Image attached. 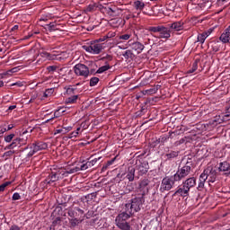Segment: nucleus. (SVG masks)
<instances>
[{
    "label": "nucleus",
    "instance_id": "nucleus-53",
    "mask_svg": "<svg viewBox=\"0 0 230 230\" xmlns=\"http://www.w3.org/2000/svg\"><path fill=\"white\" fill-rule=\"evenodd\" d=\"M17 106L15 105H12V106H9V111H13V109H15Z\"/></svg>",
    "mask_w": 230,
    "mask_h": 230
},
{
    "label": "nucleus",
    "instance_id": "nucleus-42",
    "mask_svg": "<svg viewBox=\"0 0 230 230\" xmlns=\"http://www.w3.org/2000/svg\"><path fill=\"white\" fill-rule=\"evenodd\" d=\"M54 134H66V130L64 129V128H62L60 129H57Z\"/></svg>",
    "mask_w": 230,
    "mask_h": 230
},
{
    "label": "nucleus",
    "instance_id": "nucleus-19",
    "mask_svg": "<svg viewBox=\"0 0 230 230\" xmlns=\"http://www.w3.org/2000/svg\"><path fill=\"white\" fill-rule=\"evenodd\" d=\"M211 35V31H207L198 35V42L200 44H204L206 42V39Z\"/></svg>",
    "mask_w": 230,
    "mask_h": 230
},
{
    "label": "nucleus",
    "instance_id": "nucleus-10",
    "mask_svg": "<svg viewBox=\"0 0 230 230\" xmlns=\"http://www.w3.org/2000/svg\"><path fill=\"white\" fill-rule=\"evenodd\" d=\"M190 172L191 166L190 165V164H186V165H184L176 172V173L173 175V179L174 181H178L179 182L180 181H182V179H184L185 177H188V174L190 173Z\"/></svg>",
    "mask_w": 230,
    "mask_h": 230
},
{
    "label": "nucleus",
    "instance_id": "nucleus-37",
    "mask_svg": "<svg viewBox=\"0 0 230 230\" xmlns=\"http://www.w3.org/2000/svg\"><path fill=\"white\" fill-rule=\"evenodd\" d=\"M130 37H132V35H130V34H123V35L119 36V40H128V39H130Z\"/></svg>",
    "mask_w": 230,
    "mask_h": 230
},
{
    "label": "nucleus",
    "instance_id": "nucleus-18",
    "mask_svg": "<svg viewBox=\"0 0 230 230\" xmlns=\"http://www.w3.org/2000/svg\"><path fill=\"white\" fill-rule=\"evenodd\" d=\"M174 195H180V197H188L190 190L183 184L175 192Z\"/></svg>",
    "mask_w": 230,
    "mask_h": 230
},
{
    "label": "nucleus",
    "instance_id": "nucleus-50",
    "mask_svg": "<svg viewBox=\"0 0 230 230\" xmlns=\"http://www.w3.org/2000/svg\"><path fill=\"white\" fill-rule=\"evenodd\" d=\"M15 30H19V25H14L13 28H12V31H15Z\"/></svg>",
    "mask_w": 230,
    "mask_h": 230
},
{
    "label": "nucleus",
    "instance_id": "nucleus-11",
    "mask_svg": "<svg viewBox=\"0 0 230 230\" xmlns=\"http://www.w3.org/2000/svg\"><path fill=\"white\" fill-rule=\"evenodd\" d=\"M98 161H100V157L94 158L91 161H88L85 164H81L80 166H75V167L71 168L70 172L76 173V172L84 171V170H87L88 168H92V166H94V164H96V163H98Z\"/></svg>",
    "mask_w": 230,
    "mask_h": 230
},
{
    "label": "nucleus",
    "instance_id": "nucleus-54",
    "mask_svg": "<svg viewBox=\"0 0 230 230\" xmlns=\"http://www.w3.org/2000/svg\"><path fill=\"white\" fill-rule=\"evenodd\" d=\"M228 118H229V114H226V115L223 117V119L227 120V119H229Z\"/></svg>",
    "mask_w": 230,
    "mask_h": 230
},
{
    "label": "nucleus",
    "instance_id": "nucleus-28",
    "mask_svg": "<svg viewBox=\"0 0 230 230\" xmlns=\"http://www.w3.org/2000/svg\"><path fill=\"white\" fill-rule=\"evenodd\" d=\"M109 69H111V66L105 65V66H101V67L97 70V73H98L99 75H102V73H105V71H109Z\"/></svg>",
    "mask_w": 230,
    "mask_h": 230
},
{
    "label": "nucleus",
    "instance_id": "nucleus-51",
    "mask_svg": "<svg viewBox=\"0 0 230 230\" xmlns=\"http://www.w3.org/2000/svg\"><path fill=\"white\" fill-rule=\"evenodd\" d=\"M118 48H119V49H127V47L121 46V45H119Z\"/></svg>",
    "mask_w": 230,
    "mask_h": 230
},
{
    "label": "nucleus",
    "instance_id": "nucleus-46",
    "mask_svg": "<svg viewBox=\"0 0 230 230\" xmlns=\"http://www.w3.org/2000/svg\"><path fill=\"white\" fill-rule=\"evenodd\" d=\"M12 73H17V68L14 67V68L7 71V75H12Z\"/></svg>",
    "mask_w": 230,
    "mask_h": 230
},
{
    "label": "nucleus",
    "instance_id": "nucleus-40",
    "mask_svg": "<svg viewBox=\"0 0 230 230\" xmlns=\"http://www.w3.org/2000/svg\"><path fill=\"white\" fill-rule=\"evenodd\" d=\"M107 39H109V36H104L103 38L96 40L95 42H97V44H100V42H104V40H107Z\"/></svg>",
    "mask_w": 230,
    "mask_h": 230
},
{
    "label": "nucleus",
    "instance_id": "nucleus-49",
    "mask_svg": "<svg viewBox=\"0 0 230 230\" xmlns=\"http://www.w3.org/2000/svg\"><path fill=\"white\" fill-rule=\"evenodd\" d=\"M42 21H43V22H46V21H48V18H46V17H41V18L40 19V22H42Z\"/></svg>",
    "mask_w": 230,
    "mask_h": 230
},
{
    "label": "nucleus",
    "instance_id": "nucleus-29",
    "mask_svg": "<svg viewBox=\"0 0 230 230\" xmlns=\"http://www.w3.org/2000/svg\"><path fill=\"white\" fill-rule=\"evenodd\" d=\"M80 132V128H77L75 131H73L68 135V139H73V137H78Z\"/></svg>",
    "mask_w": 230,
    "mask_h": 230
},
{
    "label": "nucleus",
    "instance_id": "nucleus-21",
    "mask_svg": "<svg viewBox=\"0 0 230 230\" xmlns=\"http://www.w3.org/2000/svg\"><path fill=\"white\" fill-rule=\"evenodd\" d=\"M135 175H136V169L134 167H129L128 172L126 175V177L129 181V182H132L134 181Z\"/></svg>",
    "mask_w": 230,
    "mask_h": 230
},
{
    "label": "nucleus",
    "instance_id": "nucleus-34",
    "mask_svg": "<svg viewBox=\"0 0 230 230\" xmlns=\"http://www.w3.org/2000/svg\"><path fill=\"white\" fill-rule=\"evenodd\" d=\"M13 154H15V151L9 150V151L4 153L3 157H4V159H8V157H12V155H13Z\"/></svg>",
    "mask_w": 230,
    "mask_h": 230
},
{
    "label": "nucleus",
    "instance_id": "nucleus-24",
    "mask_svg": "<svg viewBox=\"0 0 230 230\" xmlns=\"http://www.w3.org/2000/svg\"><path fill=\"white\" fill-rule=\"evenodd\" d=\"M134 7L136 8V10H138L139 12H141L145 8V3L137 0L134 2Z\"/></svg>",
    "mask_w": 230,
    "mask_h": 230
},
{
    "label": "nucleus",
    "instance_id": "nucleus-6",
    "mask_svg": "<svg viewBox=\"0 0 230 230\" xmlns=\"http://www.w3.org/2000/svg\"><path fill=\"white\" fill-rule=\"evenodd\" d=\"M175 182H179V181L178 180H175V178H173V175L164 177L161 182L160 191L162 193H164V191H170V190L173 188V185L175 184Z\"/></svg>",
    "mask_w": 230,
    "mask_h": 230
},
{
    "label": "nucleus",
    "instance_id": "nucleus-8",
    "mask_svg": "<svg viewBox=\"0 0 230 230\" xmlns=\"http://www.w3.org/2000/svg\"><path fill=\"white\" fill-rule=\"evenodd\" d=\"M69 173H75V172H71V169L69 170H64L61 169L59 171H58L57 172H52L49 176V180H47V183L48 184H51V182H57V181H59V179H64V177H67V175Z\"/></svg>",
    "mask_w": 230,
    "mask_h": 230
},
{
    "label": "nucleus",
    "instance_id": "nucleus-13",
    "mask_svg": "<svg viewBox=\"0 0 230 230\" xmlns=\"http://www.w3.org/2000/svg\"><path fill=\"white\" fill-rule=\"evenodd\" d=\"M219 40L223 44L230 43V25L224 31V32L220 35Z\"/></svg>",
    "mask_w": 230,
    "mask_h": 230
},
{
    "label": "nucleus",
    "instance_id": "nucleus-30",
    "mask_svg": "<svg viewBox=\"0 0 230 230\" xmlns=\"http://www.w3.org/2000/svg\"><path fill=\"white\" fill-rule=\"evenodd\" d=\"M54 91L55 90H53V88L47 89L43 93L44 98H49V96L53 94Z\"/></svg>",
    "mask_w": 230,
    "mask_h": 230
},
{
    "label": "nucleus",
    "instance_id": "nucleus-26",
    "mask_svg": "<svg viewBox=\"0 0 230 230\" xmlns=\"http://www.w3.org/2000/svg\"><path fill=\"white\" fill-rule=\"evenodd\" d=\"M149 184H150V180L145 178L140 181L139 188L140 190H145V188H146V186H148Z\"/></svg>",
    "mask_w": 230,
    "mask_h": 230
},
{
    "label": "nucleus",
    "instance_id": "nucleus-48",
    "mask_svg": "<svg viewBox=\"0 0 230 230\" xmlns=\"http://www.w3.org/2000/svg\"><path fill=\"white\" fill-rule=\"evenodd\" d=\"M93 10H94V5H89L87 7V12H93Z\"/></svg>",
    "mask_w": 230,
    "mask_h": 230
},
{
    "label": "nucleus",
    "instance_id": "nucleus-33",
    "mask_svg": "<svg viewBox=\"0 0 230 230\" xmlns=\"http://www.w3.org/2000/svg\"><path fill=\"white\" fill-rule=\"evenodd\" d=\"M15 137V134H10L4 137L5 143H12V140Z\"/></svg>",
    "mask_w": 230,
    "mask_h": 230
},
{
    "label": "nucleus",
    "instance_id": "nucleus-44",
    "mask_svg": "<svg viewBox=\"0 0 230 230\" xmlns=\"http://www.w3.org/2000/svg\"><path fill=\"white\" fill-rule=\"evenodd\" d=\"M12 128H13V124L8 125L7 129L4 128V129L1 130V132L4 133V132H6L7 130H12Z\"/></svg>",
    "mask_w": 230,
    "mask_h": 230
},
{
    "label": "nucleus",
    "instance_id": "nucleus-7",
    "mask_svg": "<svg viewBox=\"0 0 230 230\" xmlns=\"http://www.w3.org/2000/svg\"><path fill=\"white\" fill-rule=\"evenodd\" d=\"M149 31L158 33L157 39H170L171 37L170 30L164 26L149 27Z\"/></svg>",
    "mask_w": 230,
    "mask_h": 230
},
{
    "label": "nucleus",
    "instance_id": "nucleus-25",
    "mask_svg": "<svg viewBox=\"0 0 230 230\" xmlns=\"http://www.w3.org/2000/svg\"><path fill=\"white\" fill-rule=\"evenodd\" d=\"M78 100V95H73L65 100V103L71 104V103H76V101Z\"/></svg>",
    "mask_w": 230,
    "mask_h": 230
},
{
    "label": "nucleus",
    "instance_id": "nucleus-52",
    "mask_svg": "<svg viewBox=\"0 0 230 230\" xmlns=\"http://www.w3.org/2000/svg\"><path fill=\"white\" fill-rule=\"evenodd\" d=\"M12 85H13H13H18V87H21V85H22V84H21V83H13Z\"/></svg>",
    "mask_w": 230,
    "mask_h": 230
},
{
    "label": "nucleus",
    "instance_id": "nucleus-36",
    "mask_svg": "<svg viewBox=\"0 0 230 230\" xmlns=\"http://www.w3.org/2000/svg\"><path fill=\"white\" fill-rule=\"evenodd\" d=\"M10 184H12V182L10 181H6L3 184L0 185V192L1 191H4V190L6 189L7 186H10Z\"/></svg>",
    "mask_w": 230,
    "mask_h": 230
},
{
    "label": "nucleus",
    "instance_id": "nucleus-5",
    "mask_svg": "<svg viewBox=\"0 0 230 230\" xmlns=\"http://www.w3.org/2000/svg\"><path fill=\"white\" fill-rule=\"evenodd\" d=\"M83 49L92 55H100L103 49V44L98 43V41H92L90 45L83 46Z\"/></svg>",
    "mask_w": 230,
    "mask_h": 230
},
{
    "label": "nucleus",
    "instance_id": "nucleus-55",
    "mask_svg": "<svg viewBox=\"0 0 230 230\" xmlns=\"http://www.w3.org/2000/svg\"><path fill=\"white\" fill-rule=\"evenodd\" d=\"M64 69H66V68L65 67H63V68L58 67V69L57 71H58V73H62V71H64Z\"/></svg>",
    "mask_w": 230,
    "mask_h": 230
},
{
    "label": "nucleus",
    "instance_id": "nucleus-4",
    "mask_svg": "<svg viewBox=\"0 0 230 230\" xmlns=\"http://www.w3.org/2000/svg\"><path fill=\"white\" fill-rule=\"evenodd\" d=\"M141 204H143L140 198H135L125 204V208L128 213H137L141 209Z\"/></svg>",
    "mask_w": 230,
    "mask_h": 230
},
{
    "label": "nucleus",
    "instance_id": "nucleus-43",
    "mask_svg": "<svg viewBox=\"0 0 230 230\" xmlns=\"http://www.w3.org/2000/svg\"><path fill=\"white\" fill-rule=\"evenodd\" d=\"M63 129L65 130V134H67V132H71V130H73V127L71 126L65 127L63 128Z\"/></svg>",
    "mask_w": 230,
    "mask_h": 230
},
{
    "label": "nucleus",
    "instance_id": "nucleus-35",
    "mask_svg": "<svg viewBox=\"0 0 230 230\" xmlns=\"http://www.w3.org/2000/svg\"><path fill=\"white\" fill-rule=\"evenodd\" d=\"M58 66H49L47 67V71H49V73H55V71H58Z\"/></svg>",
    "mask_w": 230,
    "mask_h": 230
},
{
    "label": "nucleus",
    "instance_id": "nucleus-12",
    "mask_svg": "<svg viewBox=\"0 0 230 230\" xmlns=\"http://www.w3.org/2000/svg\"><path fill=\"white\" fill-rule=\"evenodd\" d=\"M74 72L77 76H89V67L84 64H77L74 66Z\"/></svg>",
    "mask_w": 230,
    "mask_h": 230
},
{
    "label": "nucleus",
    "instance_id": "nucleus-47",
    "mask_svg": "<svg viewBox=\"0 0 230 230\" xmlns=\"http://www.w3.org/2000/svg\"><path fill=\"white\" fill-rule=\"evenodd\" d=\"M117 177H118V179H120V181H123V179H125V173H119L118 175H117Z\"/></svg>",
    "mask_w": 230,
    "mask_h": 230
},
{
    "label": "nucleus",
    "instance_id": "nucleus-58",
    "mask_svg": "<svg viewBox=\"0 0 230 230\" xmlns=\"http://www.w3.org/2000/svg\"><path fill=\"white\" fill-rule=\"evenodd\" d=\"M28 131H24L23 134H26Z\"/></svg>",
    "mask_w": 230,
    "mask_h": 230
},
{
    "label": "nucleus",
    "instance_id": "nucleus-45",
    "mask_svg": "<svg viewBox=\"0 0 230 230\" xmlns=\"http://www.w3.org/2000/svg\"><path fill=\"white\" fill-rule=\"evenodd\" d=\"M9 230H21V227H19L18 226L13 225V226H12L10 227Z\"/></svg>",
    "mask_w": 230,
    "mask_h": 230
},
{
    "label": "nucleus",
    "instance_id": "nucleus-14",
    "mask_svg": "<svg viewBox=\"0 0 230 230\" xmlns=\"http://www.w3.org/2000/svg\"><path fill=\"white\" fill-rule=\"evenodd\" d=\"M28 140V137H26L24 139V142H22V139L21 137L15 138L13 140V142L8 145L4 150H13V148H15L17 146L19 145H24L26 143V141Z\"/></svg>",
    "mask_w": 230,
    "mask_h": 230
},
{
    "label": "nucleus",
    "instance_id": "nucleus-39",
    "mask_svg": "<svg viewBox=\"0 0 230 230\" xmlns=\"http://www.w3.org/2000/svg\"><path fill=\"white\" fill-rule=\"evenodd\" d=\"M13 200H21V194H19L18 192L13 193Z\"/></svg>",
    "mask_w": 230,
    "mask_h": 230
},
{
    "label": "nucleus",
    "instance_id": "nucleus-16",
    "mask_svg": "<svg viewBox=\"0 0 230 230\" xmlns=\"http://www.w3.org/2000/svg\"><path fill=\"white\" fill-rule=\"evenodd\" d=\"M182 184L185 186L187 190H191V188H195L197 186V179L195 177H190L187 180H185Z\"/></svg>",
    "mask_w": 230,
    "mask_h": 230
},
{
    "label": "nucleus",
    "instance_id": "nucleus-31",
    "mask_svg": "<svg viewBox=\"0 0 230 230\" xmlns=\"http://www.w3.org/2000/svg\"><path fill=\"white\" fill-rule=\"evenodd\" d=\"M98 82H100V79L98 77H92L90 79V86L94 87V85H96Z\"/></svg>",
    "mask_w": 230,
    "mask_h": 230
},
{
    "label": "nucleus",
    "instance_id": "nucleus-59",
    "mask_svg": "<svg viewBox=\"0 0 230 230\" xmlns=\"http://www.w3.org/2000/svg\"><path fill=\"white\" fill-rule=\"evenodd\" d=\"M0 51H2V49H0Z\"/></svg>",
    "mask_w": 230,
    "mask_h": 230
},
{
    "label": "nucleus",
    "instance_id": "nucleus-27",
    "mask_svg": "<svg viewBox=\"0 0 230 230\" xmlns=\"http://www.w3.org/2000/svg\"><path fill=\"white\" fill-rule=\"evenodd\" d=\"M124 58H126L127 60H128V58H134V53L132 52V50H126L125 53L123 54Z\"/></svg>",
    "mask_w": 230,
    "mask_h": 230
},
{
    "label": "nucleus",
    "instance_id": "nucleus-38",
    "mask_svg": "<svg viewBox=\"0 0 230 230\" xmlns=\"http://www.w3.org/2000/svg\"><path fill=\"white\" fill-rule=\"evenodd\" d=\"M70 225L72 226V227H76V226H78V219L76 218L71 219Z\"/></svg>",
    "mask_w": 230,
    "mask_h": 230
},
{
    "label": "nucleus",
    "instance_id": "nucleus-32",
    "mask_svg": "<svg viewBox=\"0 0 230 230\" xmlns=\"http://www.w3.org/2000/svg\"><path fill=\"white\" fill-rule=\"evenodd\" d=\"M199 69V63H197V61H195L193 64H192V68L190 69L188 71L189 74H191V73H195V71Z\"/></svg>",
    "mask_w": 230,
    "mask_h": 230
},
{
    "label": "nucleus",
    "instance_id": "nucleus-15",
    "mask_svg": "<svg viewBox=\"0 0 230 230\" xmlns=\"http://www.w3.org/2000/svg\"><path fill=\"white\" fill-rule=\"evenodd\" d=\"M150 166L147 162H143L137 166V170L138 172V175H145V173L148 172Z\"/></svg>",
    "mask_w": 230,
    "mask_h": 230
},
{
    "label": "nucleus",
    "instance_id": "nucleus-41",
    "mask_svg": "<svg viewBox=\"0 0 230 230\" xmlns=\"http://www.w3.org/2000/svg\"><path fill=\"white\" fill-rule=\"evenodd\" d=\"M122 40H119V36L114 39V44L115 46H118L119 44H121Z\"/></svg>",
    "mask_w": 230,
    "mask_h": 230
},
{
    "label": "nucleus",
    "instance_id": "nucleus-57",
    "mask_svg": "<svg viewBox=\"0 0 230 230\" xmlns=\"http://www.w3.org/2000/svg\"><path fill=\"white\" fill-rule=\"evenodd\" d=\"M54 114H55V118H57V112H55Z\"/></svg>",
    "mask_w": 230,
    "mask_h": 230
},
{
    "label": "nucleus",
    "instance_id": "nucleus-56",
    "mask_svg": "<svg viewBox=\"0 0 230 230\" xmlns=\"http://www.w3.org/2000/svg\"><path fill=\"white\" fill-rule=\"evenodd\" d=\"M4 85V83L3 81H0V87H3Z\"/></svg>",
    "mask_w": 230,
    "mask_h": 230
},
{
    "label": "nucleus",
    "instance_id": "nucleus-1",
    "mask_svg": "<svg viewBox=\"0 0 230 230\" xmlns=\"http://www.w3.org/2000/svg\"><path fill=\"white\" fill-rule=\"evenodd\" d=\"M206 181L208 182H215L217 181V170H215L212 166L207 167L200 174L198 190L204 188Z\"/></svg>",
    "mask_w": 230,
    "mask_h": 230
},
{
    "label": "nucleus",
    "instance_id": "nucleus-9",
    "mask_svg": "<svg viewBox=\"0 0 230 230\" xmlns=\"http://www.w3.org/2000/svg\"><path fill=\"white\" fill-rule=\"evenodd\" d=\"M48 148V143L45 142H34L30 146V152L27 154L28 157H33L37 152L40 150H46Z\"/></svg>",
    "mask_w": 230,
    "mask_h": 230
},
{
    "label": "nucleus",
    "instance_id": "nucleus-3",
    "mask_svg": "<svg viewBox=\"0 0 230 230\" xmlns=\"http://www.w3.org/2000/svg\"><path fill=\"white\" fill-rule=\"evenodd\" d=\"M40 57L41 58H44V60H64L69 57V54L66 52H55L53 51L52 53H48V52H41L40 54Z\"/></svg>",
    "mask_w": 230,
    "mask_h": 230
},
{
    "label": "nucleus",
    "instance_id": "nucleus-23",
    "mask_svg": "<svg viewBox=\"0 0 230 230\" xmlns=\"http://www.w3.org/2000/svg\"><path fill=\"white\" fill-rule=\"evenodd\" d=\"M230 170V165L229 163L227 162H223L219 165V172H229Z\"/></svg>",
    "mask_w": 230,
    "mask_h": 230
},
{
    "label": "nucleus",
    "instance_id": "nucleus-20",
    "mask_svg": "<svg viewBox=\"0 0 230 230\" xmlns=\"http://www.w3.org/2000/svg\"><path fill=\"white\" fill-rule=\"evenodd\" d=\"M171 30H175V31H181L182 30V26H184V22H175L173 23L168 24Z\"/></svg>",
    "mask_w": 230,
    "mask_h": 230
},
{
    "label": "nucleus",
    "instance_id": "nucleus-17",
    "mask_svg": "<svg viewBox=\"0 0 230 230\" xmlns=\"http://www.w3.org/2000/svg\"><path fill=\"white\" fill-rule=\"evenodd\" d=\"M131 41L129 40L128 43L130 44L132 49L134 51H137V53H142L143 49H145V45H143L141 42H134L130 43Z\"/></svg>",
    "mask_w": 230,
    "mask_h": 230
},
{
    "label": "nucleus",
    "instance_id": "nucleus-22",
    "mask_svg": "<svg viewBox=\"0 0 230 230\" xmlns=\"http://www.w3.org/2000/svg\"><path fill=\"white\" fill-rule=\"evenodd\" d=\"M47 26V30H49V31H57V30H58V24L57 22H52L49 24L46 25Z\"/></svg>",
    "mask_w": 230,
    "mask_h": 230
},
{
    "label": "nucleus",
    "instance_id": "nucleus-2",
    "mask_svg": "<svg viewBox=\"0 0 230 230\" xmlns=\"http://www.w3.org/2000/svg\"><path fill=\"white\" fill-rule=\"evenodd\" d=\"M132 215V213L127 211V208L125 207V211L119 214L115 219L117 227L121 230H132V226L127 222Z\"/></svg>",
    "mask_w": 230,
    "mask_h": 230
}]
</instances>
